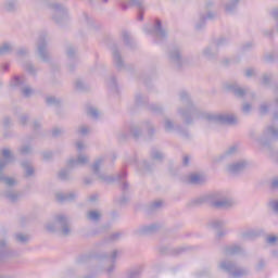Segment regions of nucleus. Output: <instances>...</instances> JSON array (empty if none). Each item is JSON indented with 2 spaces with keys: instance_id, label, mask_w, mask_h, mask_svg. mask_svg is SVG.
Masks as SVG:
<instances>
[{
  "instance_id": "nucleus-1",
  "label": "nucleus",
  "mask_w": 278,
  "mask_h": 278,
  "mask_svg": "<svg viewBox=\"0 0 278 278\" xmlns=\"http://www.w3.org/2000/svg\"><path fill=\"white\" fill-rule=\"evenodd\" d=\"M101 164H103V159H97L91 166V170L100 181H105V184H113V181H118L122 190V194H129V182L125 180L127 177V172L122 170L116 176H108L101 173Z\"/></svg>"
},
{
  "instance_id": "nucleus-2",
  "label": "nucleus",
  "mask_w": 278,
  "mask_h": 278,
  "mask_svg": "<svg viewBox=\"0 0 278 278\" xmlns=\"http://www.w3.org/2000/svg\"><path fill=\"white\" fill-rule=\"evenodd\" d=\"M46 229L50 233H56V236H60L61 238H68L73 236L71 218L64 214L54 215L53 223L47 224Z\"/></svg>"
},
{
  "instance_id": "nucleus-3",
  "label": "nucleus",
  "mask_w": 278,
  "mask_h": 278,
  "mask_svg": "<svg viewBox=\"0 0 278 278\" xmlns=\"http://www.w3.org/2000/svg\"><path fill=\"white\" fill-rule=\"evenodd\" d=\"M0 154L3 157L0 160V181H2V184H5V186H9V188H12V187L16 186V179L5 176L4 170L8 166V164H14V162H16V156L8 148H3L0 151Z\"/></svg>"
},
{
  "instance_id": "nucleus-4",
  "label": "nucleus",
  "mask_w": 278,
  "mask_h": 278,
  "mask_svg": "<svg viewBox=\"0 0 278 278\" xmlns=\"http://www.w3.org/2000/svg\"><path fill=\"white\" fill-rule=\"evenodd\" d=\"M208 205L215 210H229L233 207V200L227 198V193L223 191H214L208 193Z\"/></svg>"
},
{
  "instance_id": "nucleus-5",
  "label": "nucleus",
  "mask_w": 278,
  "mask_h": 278,
  "mask_svg": "<svg viewBox=\"0 0 278 278\" xmlns=\"http://www.w3.org/2000/svg\"><path fill=\"white\" fill-rule=\"evenodd\" d=\"M220 270L228 273L232 278L249 277L251 271L244 267H238V264L233 261H223L219 263Z\"/></svg>"
},
{
  "instance_id": "nucleus-6",
  "label": "nucleus",
  "mask_w": 278,
  "mask_h": 278,
  "mask_svg": "<svg viewBox=\"0 0 278 278\" xmlns=\"http://www.w3.org/2000/svg\"><path fill=\"white\" fill-rule=\"evenodd\" d=\"M251 166V163L248 160H239L236 161L232 164H228L226 166V170L228 175H232L233 177H238L239 175H242L247 168Z\"/></svg>"
},
{
  "instance_id": "nucleus-7",
  "label": "nucleus",
  "mask_w": 278,
  "mask_h": 278,
  "mask_svg": "<svg viewBox=\"0 0 278 278\" xmlns=\"http://www.w3.org/2000/svg\"><path fill=\"white\" fill-rule=\"evenodd\" d=\"M110 257V253L108 252H96L91 251L86 254H81L76 258V264H88L90 260H98V262H103V260H108Z\"/></svg>"
},
{
  "instance_id": "nucleus-8",
  "label": "nucleus",
  "mask_w": 278,
  "mask_h": 278,
  "mask_svg": "<svg viewBox=\"0 0 278 278\" xmlns=\"http://www.w3.org/2000/svg\"><path fill=\"white\" fill-rule=\"evenodd\" d=\"M160 231L159 224H150L148 226H140L134 230V236L137 238H142L143 236H153Z\"/></svg>"
},
{
  "instance_id": "nucleus-9",
  "label": "nucleus",
  "mask_w": 278,
  "mask_h": 278,
  "mask_svg": "<svg viewBox=\"0 0 278 278\" xmlns=\"http://www.w3.org/2000/svg\"><path fill=\"white\" fill-rule=\"evenodd\" d=\"M10 257H14V250L10 248L8 243V239L0 240V264L5 262V260H10Z\"/></svg>"
},
{
  "instance_id": "nucleus-10",
  "label": "nucleus",
  "mask_w": 278,
  "mask_h": 278,
  "mask_svg": "<svg viewBox=\"0 0 278 278\" xmlns=\"http://www.w3.org/2000/svg\"><path fill=\"white\" fill-rule=\"evenodd\" d=\"M257 147H260L263 151H266L271 157L277 155V143L275 140H258Z\"/></svg>"
},
{
  "instance_id": "nucleus-11",
  "label": "nucleus",
  "mask_w": 278,
  "mask_h": 278,
  "mask_svg": "<svg viewBox=\"0 0 278 278\" xmlns=\"http://www.w3.org/2000/svg\"><path fill=\"white\" fill-rule=\"evenodd\" d=\"M188 251V248H170L168 245H161L159 248V252L161 255H181L182 253H186Z\"/></svg>"
},
{
  "instance_id": "nucleus-12",
  "label": "nucleus",
  "mask_w": 278,
  "mask_h": 278,
  "mask_svg": "<svg viewBox=\"0 0 278 278\" xmlns=\"http://www.w3.org/2000/svg\"><path fill=\"white\" fill-rule=\"evenodd\" d=\"M188 184L190 186H205L207 184V177L200 173H192L188 176Z\"/></svg>"
},
{
  "instance_id": "nucleus-13",
  "label": "nucleus",
  "mask_w": 278,
  "mask_h": 278,
  "mask_svg": "<svg viewBox=\"0 0 278 278\" xmlns=\"http://www.w3.org/2000/svg\"><path fill=\"white\" fill-rule=\"evenodd\" d=\"M90 162L88 156L84 154H79L77 159H70L67 161V167L68 168H77V166H86Z\"/></svg>"
},
{
  "instance_id": "nucleus-14",
  "label": "nucleus",
  "mask_w": 278,
  "mask_h": 278,
  "mask_svg": "<svg viewBox=\"0 0 278 278\" xmlns=\"http://www.w3.org/2000/svg\"><path fill=\"white\" fill-rule=\"evenodd\" d=\"M237 152H238V146H231L223 154L215 156L214 162L215 164H220V162L227 160V157H229L230 155H236Z\"/></svg>"
},
{
  "instance_id": "nucleus-15",
  "label": "nucleus",
  "mask_w": 278,
  "mask_h": 278,
  "mask_svg": "<svg viewBox=\"0 0 278 278\" xmlns=\"http://www.w3.org/2000/svg\"><path fill=\"white\" fill-rule=\"evenodd\" d=\"M55 199L59 203H71L77 199V193L75 191L68 193H56Z\"/></svg>"
},
{
  "instance_id": "nucleus-16",
  "label": "nucleus",
  "mask_w": 278,
  "mask_h": 278,
  "mask_svg": "<svg viewBox=\"0 0 278 278\" xmlns=\"http://www.w3.org/2000/svg\"><path fill=\"white\" fill-rule=\"evenodd\" d=\"M224 255H244V249L238 244L224 247Z\"/></svg>"
},
{
  "instance_id": "nucleus-17",
  "label": "nucleus",
  "mask_w": 278,
  "mask_h": 278,
  "mask_svg": "<svg viewBox=\"0 0 278 278\" xmlns=\"http://www.w3.org/2000/svg\"><path fill=\"white\" fill-rule=\"evenodd\" d=\"M154 166L155 164L143 160L140 164H137V170L140 173V175H144V173H153Z\"/></svg>"
},
{
  "instance_id": "nucleus-18",
  "label": "nucleus",
  "mask_w": 278,
  "mask_h": 278,
  "mask_svg": "<svg viewBox=\"0 0 278 278\" xmlns=\"http://www.w3.org/2000/svg\"><path fill=\"white\" fill-rule=\"evenodd\" d=\"M205 204L210 205L208 194L191 200L189 202V207H201V205H205Z\"/></svg>"
},
{
  "instance_id": "nucleus-19",
  "label": "nucleus",
  "mask_w": 278,
  "mask_h": 278,
  "mask_svg": "<svg viewBox=\"0 0 278 278\" xmlns=\"http://www.w3.org/2000/svg\"><path fill=\"white\" fill-rule=\"evenodd\" d=\"M162 207H164V201L155 200L147 206L146 212L148 214H154V212H160V210H162Z\"/></svg>"
},
{
  "instance_id": "nucleus-20",
  "label": "nucleus",
  "mask_w": 278,
  "mask_h": 278,
  "mask_svg": "<svg viewBox=\"0 0 278 278\" xmlns=\"http://www.w3.org/2000/svg\"><path fill=\"white\" fill-rule=\"evenodd\" d=\"M13 240L17 243V244H22L23 247L29 244V236L25 235L23 232H16L13 235Z\"/></svg>"
},
{
  "instance_id": "nucleus-21",
  "label": "nucleus",
  "mask_w": 278,
  "mask_h": 278,
  "mask_svg": "<svg viewBox=\"0 0 278 278\" xmlns=\"http://www.w3.org/2000/svg\"><path fill=\"white\" fill-rule=\"evenodd\" d=\"M111 258L112 264L106 268L108 275H112L114 273V268H116V257H118V250H114L111 254H109L108 258Z\"/></svg>"
},
{
  "instance_id": "nucleus-22",
  "label": "nucleus",
  "mask_w": 278,
  "mask_h": 278,
  "mask_svg": "<svg viewBox=\"0 0 278 278\" xmlns=\"http://www.w3.org/2000/svg\"><path fill=\"white\" fill-rule=\"evenodd\" d=\"M1 197L11 201V203H16L18 201V193L12 190H4L1 192Z\"/></svg>"
},
{
  "instance_id": "nucleus-23",
  "label": "nucleus",
  "mask_w": 278,
  "mask_h": 278,
  "mask_svg": "<svg viewBox=\"0 0 278 278\" xmlns=\"http://www.w3.org/2000/svg\"><path fill=\"white\" fill-rule=\"evenodd\" d=\"M225 225H227V223L220 218H214L208 222V227H211V229H215L216 231L223 229Z\"/></svg>"
},
{
  "instance_id": "nucleus-24",
  "label": "nucleus",
  "mask_w": 278,
  "mask_h": 278,
  "mask_svg": "<svg viewBox=\"0 0 278 278\" xmlns=\"http://www.w3.org/2000/svg\"><path fill=\"white\" fill-rule=\"evenodd\" d=\"M263 233H264L263 229L248 230L242 233V237L248 238L249 240H253L254 238H260V236H263Z\"/></svg>"
},
{
  "instance_id": "nucleus-25",
  "label": "nucleus",
  "mask_w": 278,
  "mask_h": 278,
  "mask_svg": "<svg viewBox=\"0 0 278 278\" xmlns=\"http://www.w3.org/2000/svg\"><path fill=\"white\" fill-rule=\"evenodd\" d=\"M71 170H73V168H63L59 172L58 177L61 181H71L73 179V177H71Z\"/></svg>"
},
{
  "instance_id": "nucleus-26",
  "label": "nucleus",
  "mask_w": 278,
  "mask_h": 278,
  "mask_svg": "<svg viewBox=\"0 0 278 278\" xmlns=\"http://www.w3.org/2000/svg\"><path fill=\"white\" fill-rule=\"evenodd\" d=\"M21 166L25 170V177H34L35 169L29 161H23L21 163Z\"/></svg>"
},
{
  "instance_id": "nucleus-27",
  "label": "nucleus",
  "mask_w": 278,
  "mask_h": 278,
  "mask_svg": "<svg viewBox=\"0 0 278 278\" xmlns=\"http://www.w3.org/2000/svg\"><path fill=\"white\" fill-rule=\"evenodd\" d=\"M87 219L91 220V223H99V220H101V212L97 210L89 211L87 213Z\"/></svg>"
},
{
  "instance_id": "nucleus-28",
  "label": "nucleus",
  "mask_w": 278,
  "mask_h": 278,
  "mask_svg": "<svg viewBox=\"0 0 278 278\" xmlns=\"http://www.w3.org/2000/svg\"><path fill=\"white\" fill-rule=\"evenodd\" d=\"M150 157L156 162H162L164 160V153L157 149H152L150 152Z\"/></svg>"
},
{
  "instance_id": "nucleus-29",
  "label": "nucleus",
  "mask_w": 278,
  "mask_h": 278,
  "mask_svg": "<svg viewBox=\"0 0 278 278\" xmlns=\"http://www.w3.org/2000/svg\"><path fill=\"white\" fill-rule=\"evenodd\" d=\"M121 238H123V232H121V231L114 232L109 237V241L110 242H118V240H121Z\"/></svg>"
},
{
  "instance_id": "nucleus-30",
  "label": "nucleus",
  "mask_w": 278,
  "mask_h": 278,
  "mask_svg": "<svg viewBox=\"0 0 278 278\" xmlns=\"http://www.w3.org/2000/svg\"><path fill=\"white\" fill-rule=\"evenodd\" d=\"M264 268H266V261H264V258L258 260V263L255 265V270L257 273H262V270H264Z\"/></svg>"
},
{
  "instance_id": "nucleus-31",
  "label": "nucleus",
  "mask_w": 278,
  "mask_h": 278,
  "mask_svg": "<svg viewBox=\"0 0 278 278\" xmlns=\"http://www.w3.org/2000/svg\"><path fill=\"white\" fill-rule=\"evenodd\" d=\"M118 203L119 205H127V203H129V193H122Z\"/></svg>"
},
{
  "instance_id": "nucleus-32",
  "label": "nucleus",
  "mask_w": 278,
  "mask_h": 278,
  "mask_svg": "<svg viewBox=\"0 0 278 278\" xmlns=\"http://www.w3.org/2000/svg\"><path fill=\"white\" fill-rule=\"evenodd\" d=\"M268 207L275 212V214H278V199L277 200H270L268 202Z\"/></svg>"
},
{
  "instance_id": "nucleus-33",
  "label": "nucleus",
  "mask_w": 278,
  "mask_h": 278,
  "mask_svg": "<svg viewBox=\"0 0 278 278\" xmlns=\"http://www.w3.org/2000/svg\"><path fill=\"white\" fill-rule=\"evenodd\" d=\"M42 160L45 162H50V160H53V152L52 151H45L41 153Z\"/></svg>"
},
{
  "instance_id": "nucleus-34",
  "label": "nucleus",
  "mask_w": 278,
  "mask_h": 278,
  "mask_svg": "<svg viewBox=\"0 0 278 278\" xmlns=\"http://www.w3.org/2000/svg\"><path fill=\"white\" fill-rule=\"evenodd\" d=\"M33 149H31V146H23L21 149H20V153L22 155H29V153H31Z\"/></svg>"
},
{
  "instance_id": "nucleus-35",
  "label": "nucleus",
  "mask_w": 278,
  "mask_h": 278,
  "mask_svg": "<svg viewBox=\"0 0 278 278\" xmlns=\"http://www.w3.org/2000/svg\"><path fill=\"white\" fill-rule=\"evenodd\" d=\"M168 172H169V175L175 177L177 173H179V169L177 167H174L173 165H169Z\"/></svg>"
},
{
  "instance_id": "nucleus-36",
  "label": "nucleus",
  "mask_w": 278,
  "mask_h": 278,
  "mask_svg": "<svg viewBox=\"0 0 278 278\" xmlns=\"http://www.w3.org/2000/svg\"><path fill=\"white\" fill-rule=\"evenodd\" d=\"M75 147H76L77 151H84V149H86V146L84 144V141H77L75 143Z\"/></svg>"
},
{
  "instance_id": "nucleus-37",
  "label": "nucleus",
  "mask_w": 278,
  "mask_h": 278,
  "mask_svg": "<svg viewBox=\"0 0 278 278\" xmlns=\"http://www.w3.org/2000/svg\"><path fill=\"white\" fill-rule=\"evenodd\" d=\"M93 182H94V178H92V177H85L84 178L85 186H92Z\"/></svg>"
},
{
  "instance_id": "nucleus-38",
  "label": "nucleus",
  "mask_w": 278,
  "mask_h": 278,
  "mask_svg": "<svg viewBox=\"0 0 278 278\" xmlns=\"http://www.w3.org/2000/svg\"><path fill=\"white\" fill-rule=\"evenodd\" d=\"M225 236H227V231H225L223 228L217 230L216 238L220 240V238H225Z\"/></svg>"
},
{
  "instance_id": "nucleus-39",
  "label": "nucleus",
  "mask_w": 278,
  "mask_h": 278,
  "mask_svg": "<svg viewBox=\"0 0 278 278\" xmlns=\"http://www.w3.org/2000/svg\"><path fill=\"white\" fill-rule=\"evenodd\" d=\"M276 242H278V237L277 236H269L267 238V243L268 244H275Z\"/></svg>"
},
{
  "instance_id": "nucleus-40",
  "label": "nucleus",
  "mask_w": 278,
  "mask_h": 278,
  "mask_svg": "<svg viewBox=\"0 0 278 278\" xmlns=\"http://www.w3.org/2000/svg\"><path fill=\"white\" fill-rule=\"evenodd\" d=\"M182 166H190V156L188 155L184 156Z\"/></svg>"
},
{
  "instance_id": "nucleus-41",
  "label": "nucleus",
  "mask_w": 278,
  "mask_h": 278,
  "mask_svg": "<svg viewBox=\"0 0 278 278\" xmlns=\"http://www.w3.org/2000/svg\"><path fill=\"white\" fill-rule=\"evenodd\" d=\"M108 230V226H101L100 228H98V230H93V236H97V233H101V231H105Z\"/></svg>"
},
{
  "instance_id": "nucleus-42",
  "label": "nucleus",
  "mask_w": 278,
  "mask_h": 278,
  "mask_svg": "<svg viewBox=\"0 0 278 278\" xmlns=\"http://www.w3.org/2000/svg\"><path fill=\"white\" fill-rule=\"evenodd\" d=\"M271 188H273L274 190H278V179H277V178H275V179L271 181Z\"/></svg>"
},
{
  "instance_id": "nucleus-43",
  "label": "nucleus",
  "mask_w": 278,
  "mask_h": 278,
  "mask_svg": "<svg viewBox=\"0 0 278 278\" xmlns=\"http://www.w3.org/2000/svg\"><path fill=\"white\" fill-rule=\"evenodd\" d=\"M89 201H90L91 203H94V201H97V195H91V197L89 198Z\"/></svg>"
},
{
  "instance_id": "nucleus-44",
  "label": "nucleus",
  "mask_w": 278,
  "mask_h": 278,
  "mask_svg": "<svg viewBox=\"0 0 278 278\" xmlns=\"http://www.w3.org/2000/svg\"><path fill=\"white\" fill-rule=\"evenodd\" d=\"M271 255H273V257H278V251H277V250H274V251L271 252Z\"/></svg>"
},
{
  "instance_id": "nucleus-45",
  "label": "nucleus",
  "mask_w": 278,
  "mask_h": 278,
  "mask_svg": "<svg viewBox=\"0 0 278 278\" xmlns=\"http://www.w3.org/2000/svg\"><path fill=\"white\" fill-rule=\"evenodd\" d=\"M205 275H210V271H201V273H200V276H201V277H205Z\"/></svg>"
},
{
  "instance_id": "nucleus-46",
  "label": "nucleus",
  "mask_w": 278,
  "mask_h": 278,
  "mask_svg": "<svg viewBox=\"0 0 278 278\" xmlns=\"http://www.w3.org/2000/svg\"><path fill=\"white\" fill-rule=\"evenodd\" d=\"M0 278H13V277L10 276V275H1V274H0Z\"/></svg>"
},
{
  "instance_id": "nucleus-47",
  "label": "nucleus",
  "mask_w": 278,
  "mask_h": 278,
  "mask_svg": "<svg viewBox=\"0 0 278 278\" xmlns=\"http://www.w3.org/2000/svg\"><path fill=\"white\" fill-rule=\"evenodd\" d=\"M275 162H277V163H278V155H277V157L275 159Z\"/></svg>"
}]
</instances>
